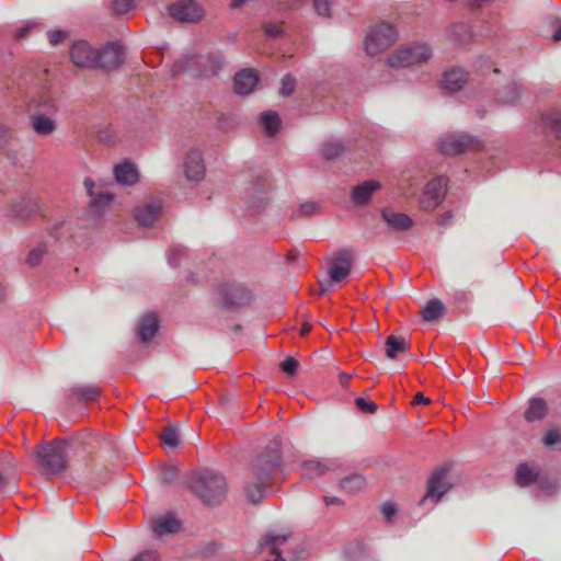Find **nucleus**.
<instances>
[{"label": "nucleus", "mask_w": 561, "mask_h": 561, "mask_svg": "<svg viewBox=\"0 0 561 561\" xmlns=\"http://www.w3.org/2000/svg\"><path fill=\"white\" fill-rule=\"evenodd\" d=\"M280 463V443L272 440L265 450L252 463L253 481L245 488L247 497L252 503H259L265 495L272 474Z\"/></svg>", "instance_id": "obj_1"}, {"label": "nucleus", "mask_w": 561, "mask_h": 561, "mask_svg": "<svg viewBox=\"0 0 561 561\" xmlns=\"http://www.w3.org/2000/svg\"><path fill=\"white\" fill-rule=\"evenodd\" d=\"M193 492L208 505L219 504L227 493L225 477L213 470H203L193 476L191 484Z\"/></svg>", "instance_id": "obj_2"}, {"label": "nucleus", "mask_w": 561, "mask_h": 561, "mask_svg": "<svg viewBox=\"0 0 561 561\" xmlns=\"http://www.w3.org/2000/svg\"><path fill=\"white\" fill-rule=\"evenodd\" d=\"M67 447L68 442L66 439H55L36 448V462L45 474H57L66 469L68 463Z\"/></svg>", "instance_id": "obj_3"}, {"label": "nucleus", "mask_w": 561, "mask_h": 561, "mask_svg": "<svg viewBox=\"0 0 561 561\" xmlns=\"http://www.w3.org/2000/svg\"><path fill=\"white\" fill-rule=\"evenodd\" d=\"M221 65L222 59L216 54L185 57L175 61L172 68V76L176 77L183 72H188L193 77H209L217 73Z\"/></svg>", "instance_id": "obj_4"}, {"label": "nucleus", "mask_w": 561, "mask_h": 561, "mask_svg": "<svg viewBox=\"0 0 561 561\" xmlns=\"http://www.w3.org/2000/svg\"><path fill=\"white\" fill-rule=\"evenodd\" d=\"M398 39L393 25L382 22L374 25L364 39L365 51L368 56H377L388 49Z\"/></svg>", "instance_id": "obj_5"}, {"label": "nucleus", "mask_w": 561, "mask_h": 561, "mask_svg": "<svg viewBox=\"0 0 561 561\" xmlns=\"http://www.w3.org/2000/svg\"><path fill=\"white\" fill-rule=\"evenodd\" d=\"M454 481L450 473V466L443 465L435 468L426 483V492L423 495V504L431 502L437 504L443 496L453 488Z\"/></svg>", "instance_id": "obj_6"}, {"label": "nucleus", "mask_w": 561, "mask_h": 561, "mask_svg": "<svg viewBox=\"0 0 561 561\" xmlns=\"http://www.w3.org/2000/svg\"><path fill=\"white\" fill-rule=\"evenodd\" d=\"M421 60V50L417 44H402L396 48L387 58L390 68H409Z\"/></svg>", "instance_id": "obj_7"}, {"label": "nucleus", "mask_w": 561, "mask_h": 561, "mask_svg": "<svg viewBox=\"0 0 561 561\" xmlns=\"http://www.w3.org/2000/svg\"><path fill=\"white\" fill-rule=\"evenodd\" d=\"M474 148H477L476 139L465 133L448 134L439 142V151L446 156L460 154Z\"/></svg>", "instance_id": "obj_8"}, {"label": "nucleus", "mask_w": 561, "mask_h": 561, "mask_svg": "<svg viewBox=\"0 0 561 561\" xmlns=\"http://www.w3.org/2000/svg\"><path fill=\"white\" fill-rule=\"evenodd\" d=\"M70 60L77 68L94 69L98 62V49L85 41L73 43L69 50Z\"/></svg>", "instance_id": "obj_9"}, {"label": "nucleus", "mask_w": 561, "mask_h": 561, "mask_svg": "<svg viewBox=\"0 0 561 561\" xmlns=\"http://www.w3.org/2000/svg\"><path fill=\"white\" fill-rule=\"evenodd\" d=\"M251 300V293L239 284H224L219 288V301L224 307L234 308L247 305Z\"/></svg>", "instance_id": "obj_10"}, {"label": "nucleus", "mask_w": 561, "mask_h": 561, "mask_svg": "<svg viewBox=\"0 0 561 561\" xmlns=\"http://www.w3.org/2000/svg\"><path fill=\"white\" fill-rule=\"evenodd\" d=\"M124 50L117 43L105 45L102 49H98L96 68L103 70H114L124 61Z\"/></svg>", "instance_id": "obj_11"}, {"label": "nucleus", "mask_w": 561, "mask_h": 561, "mask_svg": "<svg viewBox=\"0 0 561 561\" xmlns=\"http://www.w3.org/2000/svg\"><path fill=\"white\" fill-rule=\"evenodd\" d=\"M170 15L181 22H197L203 15V9L194 0H180L169 8Z\"/></svg>", "instance_id": "obj_12"}, {"label": "nucleus", "mask_w": 561, "mask_h": 561, "mask_svg": "<svg viewBox=\"0 0 561 561\" xmlns=\"http://www.w3.org/2000/svg\"><path fill=\"white\" fill-rule=\"evenodd\" d=\"M184 175L188 181L199 182L205 175V164L199 149H190L183 161Z\"/></svg>", "instance_id": "obj_13"}, {"label": "nucleus", "mask_w": 561, "mask_h": 561, "mask_svg": "<svg viewBox=\"0 0 561 561\" xmlns=\"http://www.w3.org/2000/svg\"><path fill=\"white\" fill-rule=\"evenodd\" d=\"M447 178L436 176L423 191V209L434 208L440 204L446 194Z\"/></svg>", "instance_id": "obj_14"}, {"label": "nucleus", "mask_w": 561, "mask_h": 561, "mask_svg": "<svg viewBox=\"0 0 561 561\" xmlns=\"http://www.w3.org/2000/svg\"><path fill=\"white\" fill-rule=\"evenodd\" d=\"M353 255L350 250H340L335 253L331 266L329 268V276L332 282L344 280L351 272Z\"/></svg>", "instance_id": "obj_15"}, {"label": "nucleus", "mask_w": 561, "mask_h": 561, "mask_svg": "<svg viewBox=\"0 0 561 561\" xmlns=\"http://www.w3.org/2000/svg\"><path fill=\"white\" fill-rule=\"evenodd\" d=\"M161 208L160 202L144 204L135 209V219L140 226L151 227L159 218Z\"/></svg>", "instance_id": "obj_16"}, {"label": "nucleus", "mask_w": 561, "mask_h": 561, "mask_svg": "<svg viewBox=\"0 0 561 561\" xmlns=\"http://www.w3.org/2000/svg\"><path fill=\"white\" fill-rule=\"evenodd\" d=\"M84 186L91 198L90 206L93 208L101 209L111 204L113 201V193L107 190L95 191V184L91 179L84 180Z\"/></svg>", "instance_id": "obj_17"}, {"label": "nucleus", "mask_w": 561, "mask_h": 561, "mask_svg": "<svg viewBox=\"0 0 561 561\" xmlns=\"http://www.w3.org/2000/svg\"><path fill=\"white\" fill-rule=\"evenodd\" d=\"M234 91L238 94L247 95L251 93L257 83V77L251 69L239 71L233 79Z\"/></svg>", "instance_id": "obj_18"}, {"label": "nucleus", "mask_w": 561, "mask_h": 561, "mask_svg": "<svg viewBox=\"0 0 561 561\" xmlns=\"http://www.w3.org/2000/svg\"><path fill=\"white\" fill-rule=\"evenodd\" d=\"M152 530L157 536L175 534L180 530V522L171 514L160 515L152 519Z\"/></svg>", "instance_id": "obj_19"}, {"label": "nucleus", "mask_w": 561, "mask_h": 561, "mask_svg": "<svg viewBox=\"0 0 561 561\" xmlns=\"http://www.w3.org/2000/svg\"><path fill=\"white\" fill-rule=\"evenodd\" d=\"M381 187L380 183L375 180L366 181L363 184L356 185L352 190V201L356 205H366L371 195Z\"/></svg>", "instance_id": "obj_20"}, {"label": "nucleus", "mask_w": 561, "mask_h": 561, "mask_svg": "<svg viewBox=\"0 0 561 561\" xmlns=\"http://www.w3.org/2000/svg\"><path fill=\"white\" fill-rule=\"evenodd\" d=\"M116 181L122 185H134L139 180V173L135 164L129 161L117 164L114 168Z\"/></svg>", "instance_id": "obj_21"}, {"label": "nucleus", "mask_w": 561, "mask_h": 561, "mask_svg": "<svg viewBox=\"0 0 561 561\" xmlns=\"http://www.w3.org/2000/svg\"><path fill=\"white\" fill-rule=\"evenodd\" d=\"M467 79L468 76L462 69L454 68L445 72L442 84L445 90L456 92L463 87Z\"/></svg>", "instance_id": "obj_22"}, {"label": "nucleus", "mask_w": 561, "mask_h": 561, "mask_svg": "<svg viewBox=\"0 0 561 561\" xmlns=\"http://www.w3.org/2000/svg\"><path fill=\"white\" fill-rule=\"evenodd\" d=\"M540 469L535 463H520L516 470V483L520 486H527L538 481Z\"/></svg>", "instance_id": "obj_23"}, {"label": "nucleus", "mask_w": 561, "mask_h": 561, "mask_svg": "<svg viewBox=\"0 0 561 561\" xmlns=\"http://www.w3.org/2000/svg\"><path fill=\"white\" fill-rule=\"evenodd\" d=\"M366 478L362 473H351L339 482L340 489L347 494H356L366 486Z\"/></svg>", "instance_id": "obj_24"}, {"label": "nucleus", "mask_w": 561, "mask_h": 561, "mask_svg": "<svg viewBox=\"0 0 561 561\" xmlns=\"http://www.w3.org/2000/svg\"><path fill=\"white\" fill-rule=\"evenodd\" d=\"M334 469L333 463H325L318 460L305 461L301 466V476L308 479H316L324 476L328 471Z\"/></svg>", "instance_id": "obj_25"}, {"label": "nucleus", "mask_w": 561, "mask_h": 561, "mask_svg": "<svg viewBox=\"0 0 561 561\" xmlns=\"http://www.w3.org/2000/svg\"><path fill=\"white\" fill-rule=\"evenodd\" d=\"M287 535L267 534L260 541L259 549L279 557L282 553L279 548L287 541Z\"/></svg>", "instance_id": "obj_26"}, {"label": "nucleus", "mask_w": 561, "mask_h": 561, "mask_svg": "<svg viewBox=\"0 0 561 561\" xmlns=\"http://www.w3.org/2000/svg\"><path fill=\"white\" fill-rule=\"evenodd\" d=\"M383 220L394 230H405L412 226V220L403 213H394L390 209H383L381 213Z\"/></svg>", "instance_id": "obj_27"}, {"label": "nucleus", "mask_w": 561, "mask_h": 561, "mask_svg": "<svg viewBox=\"0 0 561 561\" xmlns=\"http://www.w3.org/2000/svg\"><path fill=\"white\" fill-rule=\"evenodd\" d=\"M158 330V319L153 313L144 316L139 321L138 335L141 342L150 341Z\"/></svg>", "instance_id": "obj_28"}, {"label": "nucleus", "mask_w": 561, "mask_h": 561, "mask_svg": "<svg viewBox=\"0 0 561 561\" xmlns=\"http://www.w3.org/2000/svg\"><path fill=\"white\" fill-rule=\"evenodd\" d=\"M31 123L34 131L42 136L50 135L56 129L55 121L44 114H34Z\"/></svg>", "instance_id": "obj_29"}, {"label": "nucleus", "mask_w": 561, "mask_h": 561, "mask_svg": "<svg viewBox=\"0 0 561 561\" xmlns=\"http://www.w3.org/2000/svg\"><path fill=\"white\" fill-rule=\"evenodd\" d=\"M386 356L390 359L397 358L400 353H403L408 348V342L405 339L389 335L385 342Z\"/></svg>", "instance_id": "obj_30"}, {"label": "nucleus", "mask_w": 561, "mask_h": 561, "mask_svg": "<svg viewBox=\"0 0 561 561\" xmlns=\"http://www.w3.org/2000/svg\"><path fill=\"white\" fill-rule=\"evenodd\" d=\"M547 413V404L542 399H533L528 409L525 411V417L529 422L541 420Z\"/></svg>", "instance_id": "obj_31"}, {"label": "nucleus", "mask_w": 561, "mask_h": 561, "mask_svg": "<svg viewBox=\"0 0 561 561\" xmlns=\"http://www.w3.org/2000/svg\"><path fill=\"white\" fill-rule=\"evenodd\" d=\"M445 307L438 299H431L423 307V321H434L443 316Z\"/></svg>", "instance_id": "obj_32"}, {"label": "nucleus", "mask_w": 561, "mask_h": 561, "mask_svg": "<svg viewBox=\"0 0 561 561\" xmlns=\"http://www.w3.org/2000/svg\"><path fill=\"white\" fill-rule=\"evenodd\" d=\"M520 96V89L515 83H508L504 89L499 93L497 101L502 104H513Z\"/></svg>", "instance_id": "obj_33"}, {"label": "nucleus", "mask_w": 561, "mask_h": 561, "mask_svg": "<svg viewBox=\"0 0 561 561\" xmlns=\"http://www.w3.org/2000/svg\"><path fill=\"white\" fill-rule=\"evenodd\" d=\"M542 122L558 138H561V112L552 111L545 114Z\"/></svg>", "instance_id": "obj_34"}, {"label": "nucleus", "mask_w": 561, "mask_h": 561, "mask_svg": "<svg viewBox=\"0 0 561 561\" xmlns=\"http://www.w3.org/2000/svg\"><path fill=\"white\" fill-rule=\"evenodd\" d=\"M261 122L271 136L277 131L280 124L278 115L272 111L262 113Z\"/></svg>", "instance_id": "obj_35"}, {"label": "nucleus", "mask_w": 561, "mask_h": 561, "mask_svg": "<svg viewBox=\"0 0 561 561\" xmlns=\"http://www.w3.org/2000/svg\"><path fill=\"white\" fill-rule=\"evenodd\" d=\"M344 151L341 141H327L322 145L321 154L324 159L331 160L339 157Z\"/></svg>", "instance_id": "obj_36"}, {"label": "nucleus", "mask_w": 561, "mask_h": 561, "mask_svg": "<svg viewBox=\"0 0 561 561\" xmlns=\"http://www.w3.org/2000/svg\"><path fill=\"white\" fill-rule=\"evenodd\" d=\"M73 396H76L79 401H93L99 396V389L94 386L77 387L73 389Z\"/></svg>", "instance_id": "obj_37"}, {"label": "nucleus", "mask_w": 561, "mask_h": 561, "mask_svg": "<svg viewBox=\"0 0 561 561\" xmlns=\"http://www.w3.org/2000/svg\"><path fill=\"white\" fill-rule=\"evenodd\" d=\"M334 0H313L314 12L321 18H331Z\"/></svg>", "instance_id": "obj_38"}, {"label": "nucleus", "mask_w": 561, "mask_h": 561, "mask_svg": "<svg viewBox=\"0 0 561 561\" xmlns=\"http://www.w3.org/2000/svg\"><path fill=\"white\" fill-rule=\"evenodd\" d=\"M542 442L548 447L561 450V432L559 430H550L546 433Z\"/></svg>", "instance_id": "obj_39"}, {"label": "nucleus", "mask_w": 561, "mask_h": 561, "mask_svg": "<svg viewBox=\"0 0 561 561\" xmlns=\"http://www.w3.org/2000/svg\"><path fill=\"white\" fill-rule=\"evenodd\" d=\"M160 437L163 444L170 448H174L179 445V436L174 427H167L163 430Z\"/></svg>", "instance_id": "obj_40"}, {"label": "nucleus", "mask_w": 561, "mask_h": 561, "mask_svg": "<svg viewBox=\"0 0 561 561\" xmlns=\"http://www.w3.org/2000/svg\"><path fill=\"white\" fill-rule=\"evenodd\" d=\"M453 36L459 44H465L471 37V31L467 24L459 23L454 26Z\"/></svg>", "instance_id": "obj_41"}, {"label": "nucleus", "mask_w": 561, "mask_h": 561, "mask_svg": "<svg viewBox=\"0 0 561 561\" xmlns=\"http://www.w3.org/2000/svg\"><path fill=\"white\" fill-rule=\"evenodd\" d=\"M45 253H46V247L38 245L37 248L33 249L28 253V255L26 257V263L32 267L37 266L41 263Z\"/></svg>", "instance_id": "obj_42"}, {"label": "nucleus", "mask_w": 561, "mask_h": 561, "mask_svg": "<svg viewBox=\"0 0 561 561\" xmlns=\"http://www.w3.org/2000/svg\"><path fill=\"white\" fill-rule=\"evenodd\" d=\"M139 0H113V9L118 14H124L136 7Z\"/></svg>", "instance_id": "obj_43"}, {"label": "nucleus", "mask_w": 561, "mask_h": 561, "mask_svg": "<svg viewBox=\"0 0 561 561\" xmlns=\"http://www.w3.org/2000/svg\"><path fill=\"white\" fill-rule=\"evenodd\" d=\"M355 404L364 413L374 414L377 412V404L364 398H357Z\"/></svg>", "instance_id": "obj_44"}, {"label": "nucleus", "mask_w": 561, "mask_h": 561, "mask_svg": "<svg viewBox=\"0 0 561 561\" xmlns=\"http://www.w3.org/2000/svg\"><path fill=\"white\" fill-rule=\"evenodd\" d=\"M295 84H296V81L291 76H289V75L285 76L282 80L279 93L284 96L290 95L295 90Z\"/></svg>", "instance_id": "obj_45"}, {"label": "nucleus", "mask_w": 561, "mask_h": 561, "mask_svg": "<svg viewBox=\"0 0 561 561\" xmlns=\"http://www.w3.org/2000/svg\"><path fill=\"white\" fill-rule=\"evenodd\" d=\"M319 211V206L314 202H306L302 203L298 210L297 216H311L313 214H317Z\"/></svg>", "instance_id": "obj_46"}, {"label": "nucleus", "mask_w": 561, "mask_h": 561, "mask_svg": "<svg viewBox=\"0 0 561 561\" xmlns=\"http://www.w3.org/2000/svg\"><path fill=\"white\" fill-rule=\"evenodd\" d=\"M279 367L285 374L294 376L297 371L298 362L293 357H287L280 363Z\"/></svg>", "instance_id": "obj_47"}, {"label": "nucleus", "mask_w": 561, "mask_h": 561, "mask_svg": "<svg viewBox=\"0 0 561 561\" xmlns=\"http://www.w3.org/2000/svg\"><path fill=\"white\" fill-rule=\"evenodd\" d=\"M381 513L383 515V518L390 522L396 515V507L392 503H383L381 506Z\"/></svg>", "instance_id": "obj_48"}, {"label": "nucleus", "mask_w": 561, "mask_h": 561, "mask_svg": "<svg viewBox=\"0 0 561 561\" xmlns=\"http://www.w3.org/2000/svg\"><path fill=\"white\" fill-rule=\"evenodd\" d=\"M158 553L153 550H148L137 556L133 561H157Z\"/></svg>", "instance_id": "obj_49"}, {"label": "nucleus", "mask_w": 561, "mask_h": 561, "mask_svg": "<svg viewBox=\"0 0 561 561\" xmlns=\"http://www.w3.org/2000/svg\"><path fill=\"white\" fill-rule=\"evenodd\" d=\"M66 34L62 31H50L48 33V39L51 45H57L64 41Z\"/></svg>", "instance_id": "obj_50"}, {"label": "nucleus", "mask_w": 561, "mask_h": 561, "mask_svg": "<svg viewBox=\"0 0 561 561\" xmlns=\"http://www.w3.org/2000/svg\"><path fill=\"white\" fill-rule=\"evenodd\" d=\"M265 33L266 35L271 37H277L282 33V25L280 24H268L265 26Z\"/></svg>", "instance_id": "obj_51"}, {"label": "nucleus", "mask_w": 561, "mask_h": 561, "mask_svg": "<svg viewBox=\"0 0 561 561\" xmlns=\"http://www.w3.org/2000/svg\"><path fill=\"white\" fill-rule=\"evenodd\" d=\"M554 32L552 33V41L559 42L561 41V20H556L553 22Z\"/></svg>", "instance_id": "obj_52"}, {"label": "nucleus", "mask_w": 561, "mask_h": 561, "mask_svg": "<svg viewBox=\"0 0 561 561\" xmlns=\"http://www.w3.org/2000/svg\"><path fill=\"white\" fill-rule=\"evenodd\" d=\"M42 106L46 111L55 112L57 110L55 102L53 100H50V99H43Z\"/></svg>", "instance_id": "obj_53"}, {"label": "nucleus", "mask_w": 561, "mask_h": 561, "mask_svg": "<svg viewBox=\"0 0 561 561\" xmlns=\"http://www.w3.org/2000/svg\"><path fill=\"white\" fill-rule=\"evenodd\" d=\"M450 219H451V214L448 211L438 218L437 224L442 227H445L449 224Z\"/></svg>", "instance_id": "obj_54"}, {"label": "nucleus", "mask_w": 561, "mask_h": 561, "mask_svg": "<svg viewBox=\"0 0 561 561\" xmlns=\"http://www.w3.org/2000/svg\"><path fill=\"white\" fill-rule=\"evenodd\" d=\"M324 502H325L327 505H341V504H343L342 500L336 497V496H332V497L325 496L324 497Z\"/></svg>", "instance_id": "obj_55"}, {"label": "nucleus", "mask_w": 561, "mask_h": 561, "mask_svg": "<svg viewBox=\"0 0 561 561\" xmlns=\"http://www.w3.org/2000/svg\"><path fill=\"white\" fill-rule=\"evenodd\" d=\"M8 486H10L9 478L0 472V492L4 491Z\"/></svg>", "instance_id": "obj_56"}, {"label": "nucleus", "mask_w": 561, "mask_h": 561, "mask_svg": "<svg viewBox=\"0 0 561 561\" xmlns=\"http://www.w3.org/2000/svg\"><path fill=\"white\" fill-rule=\"evenodd\" d=\"M350 378H351V376L347 375V374H344V373L340 374V382H341V385L343 387H346Z\"/></svg>", "instance_id": "obj_57"}, {"label": "nucleus", "mask_w": 561, "mask_h": 561, "mask_svg": "<svg viewBox=\"0 0 561 561\" xmlns=\"http://www.w3.org/2000/svg\"><path fill=\"white\" fill-rule=\"evenodd\" d=\"M8 131L3 127H0V146L7 141Z\"/></svg>", "instance_id": "obj_58"}, {"label": "nucleus", "mask_w": 561, "mask_h": 561, "mask_svg": "<svg viewBox=\"0 0 561 561\" xmlns=\"http://www.w3.org/2000/svg\"><path fill=\"white\" fill-rule=\"evenodd\" d=\"M181 251H182V249H180V248H172L170 250V257H169L170 263H172V264L174 263L173 256L176 255L178 253H180Z\"/></svg>", "instance_id": "obj_59"}, {"label": "nucleus", "mask_w": 561, "mask_h": 561, "mask_svg": "<svg viewBox=\"0 0 561 561\" xmlns=\"http://www.w3.org/2000/svg\"><path fill=\"white\" fill-rule=\"evenodd\" d=\"M311 331V325L309 323H304L300 330V335H306Z\"/></svg>", "instance_id": "obj_60"}, {"label": "nucleus", "mask_w": 561, "mask_h": 561, "mask_svg": "<svg viewBox=\"0 0 561 561\" xmlns=\"http://www.w3.org/2000/svg\"><path fill=\"white\" fill-rule=\"evenodd\" d=\"M412 404H413V405H419V404H421V392H417V393L413 397Z\"/></svg>", "instance_id": "obj_61"}, {"label": "nucleus", "mask_w": 561, "mask_h": 561, "mask_svg": "<svg viewBox=\"0 0 561 561\" xmlns=\"http://www.w3.org/2000/svg\"><path fill=\"white\" fill-rule=\"evenodd\" d=\"M422 56H423V60H425V59L431 57V50L427 47H425L424 45H423Z\"/></svg>", "instance_id": "obj_62"}, {"label": "nucleus", "mask_w": 561, "mask_h": 561, "mask_svg": "<svg viewBox=\"0 0 561 561\" xmlns=\"http://www.w3.org/2000/svg\"><path fill=\"white\" fill-rule=\"evenodd\" d=\"M5 296V286L0 283V300L3 299Z\"/></svg>", "instance_id": "obj_63"}, {"label": "nucleus", "mask_w": 561, "mask_h": 561, "mask_svg": "<svg viewBox=\"0 0 561 561\" xmlns=\"http://www.w3.org/2000/svg\"><path fill=\"white\" fill-rule=\"evenodd\" d=\"M27 32L26 27H23L19 31V36H23Z\"/></svg>", "instance_id": "obj_64"}]
</instances>
